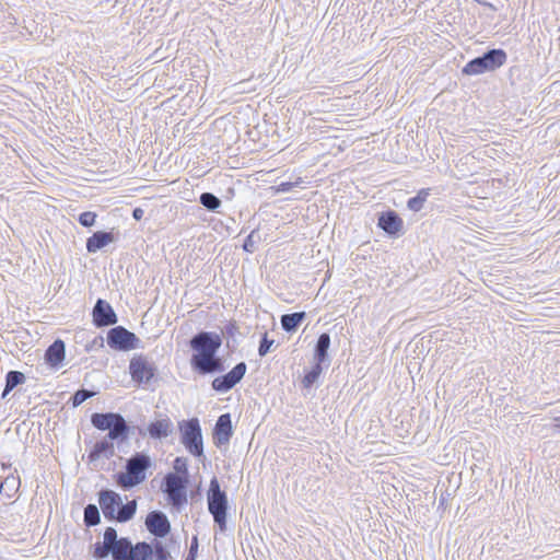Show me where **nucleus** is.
Instances as JSON below:
<instances>
[{
    "label": "nucleus",
    "mask_w": 560,
    "mask_h": 560,
    "mask_svg": "<svg viewBox=\"0 0 560 560\" xmlns=\"http://www.w3.org/2000/svg\"><path fill=\"white\" fill-rule=\"evenodd\" d=\"M506 61V54L502 49H492L483 56L469 61L463 69L467 75H478L485 72L494 71Z\"/></svg>",
    "instance_id": "nucleus-6"
},
{
    "label": "nucleus",
    "mask_w": 560,
    "mask_h": 560,
    "mask_svg": "<svg viewBox=\"0 0 560 560\" xmlns=\"http://www.w3.org/2000/svg\"><path fill=\"white\" fill-rule=\"evenodd\" d=\"M25 381V376L23 373L18 371H11L7 375V384L3 392V396L7 395L8 392L12 390L19 384H22Z\"/></svg>",
    "instance_id": "nucleus-27"
},
{
    "label": "nucleus",
    "mask_w": 560,
    "mask_h": 560,
    "mask_svg": "<svg viewBox=\"0 0 560 560\" xmlns=\"http://www.w3.org/2000/svg\"><path fill=\"white\" fill-rule=\"evenodd\" d=\"M553 420H560V416L559 417H555Z\"/></svg>",
    "instance_id": "nucleus-46"
},
{
    "label": "nucleus",
    "mask_w": 560,
    "mask_h": 560,
    "mask_svg": "<svg viewBox=\"0 0 560 560\" xmlns=\"http://www.w3.org/2000/svg\"><path fill=\"white\" fill-rule=\"evenodd\" d=\"M218 420H224V421H228V420H231L230 419V413H224V415H221Z\"/></svg>",
    "instance_id": "nucleus-41"
},
{
    "label": "nucleus",
    "mask_w": 560,
    "mask_h": 560,
    "mask_svg": "<svg viewBox=\"0 0 560 560\" xmlns=\"http://www.w3.org/2000/svg\"><path fill=\"white\" fill-rule=\"evenodd\" d=\"M151 467V457L144 452H137L126 460L125 470L117 471L113 477L120 489L129 491L147 479V471Z\"/></svg>",
    "instance_id": "nucleus-3"
},
{
    "label": "nucleus",
    "mask_w": 560,
    "mask_h": 560,
    "mask_svg": "<svg viewBox=\"0 0 560 560\" xmlns=\"http://www.w3.org/2000/svg\"><path fill=\"white\" fill-rule=\"evenodd\" d=\"M91 396H93L92 392L84 390V389L78 390L73 396V407L81 405L83 401H85Z\"/></svg>",
    "instance_id": "nucleus-33"
},
{
    "label": "nucleus",
    "mask_w": 560,
    "mask_h": 560,
    "mask_svg": "<svg viewBox=\"0 0 560 560\" xmlns=\"http://www.w3.org/2000/svg\"><path fill=\"white\" fill-rule=\"evenodd\" d=\"M132 544L129 537H118L117 530L108 526L103 534V541H97L92 546V556L102 560L112 556L113 560H128Z\"/></svg>",
    "instance_id": "nucleus-4"
},
{
    "label": "nucleus",
    "mask_w": 560,
    "mask_h": 560,
    "mask_svg": "<svg viewBox=\"0 0 560 560\" xmlns=\"http://www.w3.org/2000/svg\"><path fill=\"white\" fill-rule=\"evenodd\" d=\"M65 359V343L61 340H56L46 351V360L52 365L57 366Z\"/></svg>",
    "instance_id": "nucleus-21"
},
{
    "label": "nucleus",
    "mask_w": 560,
    "mask_h": 560,
    "mask_svg": "<svg viewBox=\"0 0 560 560\" xmlns=\"http://www.w3.org/2000/svg\"><path fill=\"white\" fill-rule=\"evenodd\" d=\"M151 541H138L133 545L128 560H151Z\"/></svg>",
    "instance_id": "nucleus-22"
},
{
    "label": "nucleus",
    "mask_w": 560,
    "mask_h": 560,
    "mask_svg": "<svg viewBox=\"0 0 560 560\" xmlns=\"http://www.w3.org/2000/svg\"><path fill=\"white\" fill-rule=\"evenodd\" d=\"M198 549H199L198 536L194 535L191 537L190 546H189L188 553H187L185 560H197Z\"/></svg>",
    "instance_id": "nucleus-31"
},
{
    "label": "nucleus",
    "mask_w": 560,
    "mask_h": 560,
    "mask_svg": "<svg viewBox=\"0 0 560 560\" xmlns=\"http://www.w3.org/2000/svg\"><path fill=\"white\" fill-rule=\"evenodd\" d=\"M129 422H92L93 427L101 431H108L106 438L114 443H124L128 440L130 427Z\"/></svg>",
    "instance_id": "nucleus-10"
},
{
    "label": "nucleus",
    "mask_w": 560,
    "mask_h": 560,
    "mask_svg": "<svg viewBox=\"0 0 560 560\" xmlns=\"http://www.w3.org/2000/svg\"><path fill=\"white\" fill-rule=\"evenodd\" d=\"M173 422H149L147 428L151 439L163 440L173 432Z\"/></svg>",
    "instance_id": "nucleus-19"
},
{
    "label": "nucleus",
    "mask_w": 560,
    "mask_h": 560,
    "mask_svg": "<svg viewBox=\"0 0 560 560\" xmlns=\"http://www.w3.org/2000/svg\"><path fill=\"white\" fill-rule=\"evenodd\" d=\"M245 372L246 364L241 362L226 375L214 378L212 382V387L218 392L225 393L243 378Z\"/></svg>",
    "instance_id": "nucleus-11"
},
{
    "label": "nucleus",
    "mask_w": 560,
    "mask_h": 560,
    "mask_svg": "<svg viewBox=\"0 0 560 560\" xmlns=\"http://www.w3.org/2000/svg\"><path fill=\"white\" fill-rule=\"evenodd\" d=\"M144 525L154 539L161 540L171 533V522L166 514L160 510L151 511L147 514Z\"/></svg>",
    "instance_id": "nucleus-9"
},
{
    "label": "nucleus",
    "mask_w": 560,
    "mask_h": 560,
    "mask_svg": "<svg viewBox=\"0 0 560 560\" xmlns=\"http://www.w3.org/2000/svg\"><path fill=\"white\" fill-rule=\"evenodd\" d=\"M95 220H96V213L91 212V211L83 212L79 217V222L83 226H86V228L94 225Z\"/></svg>",
    "instance_id": "nucleus-32"
},
{
    "label": "nucleus",
    "mask_w": 560,
    "mask_h": 560,
    "mask_svg": "<svg viewBox=\"0 0 560 560\" xmlns=\"http://www.w3.org/2000/svg\"><path fill=\"white\" fill-rule=\"evenodd\" d=\"M151 560H174L167 546L159 539L151 540Z\"/></svg>",
    "instance_id": "nucleus-23"
},
{
    "label": "nucleus",
    "mask_w": 560,
    "mask_h": 560,
    "mask_svg": "<svg viewBox=\"0 0 560 560\" xmlns=\"http://www.w3.org/2000/svg\"><path fill=\"white\" fill-rule=\"evenodd\" d=\"M446 500L447 499L442 494L441 498H440L439 506H443L446 503Z\"/></svg>",
    "instance_id": "nucleus-43"
},
{
    "label": "nucleus",
    "mask_w": 560,
    "mask_h": 560,
    "mask_svg": "<svg viewBox=\"0 0 560 560\" xmlns=\"http://www.w3.org/2000/svg\"><path fill=\"white\" fill-rule=\"evenodd\" d=\"M232 423L233 422H215L212 432V439L213 444L217 447H222L223 445L229 444L234 433V428Z\"/></svg>",
    "instance_id": "nucleus-16"
},
{
    "label": "nucleus",
    "mask_w": 560,
    "mask_h": 560,
    "mask_svg": "<svg viewBox=\"0 0 560 560\" xmlns=\"http://www.w3.org/2000/svg\"><path fill=\"white\" fill-rule=\"evenodd\" d=\"M428 196H429V189H422L417 195V197L420 198L423 203L425 202Z\"/></svg>",
    "instance_id": "nucleus-38"
},
{
    "label": "nucleus",
    "mask_w": 560,
    "mask_h": 560,
    "mask_svg": "<svg viewBox=\"0 0 560 560\" xmlns=\"http://www.w3.org/2000/svg\"><path fill=\"white\" fill-rule=\"evenodd\" d=\"M135 334L128 331L122 327H116L112 329L107 337V341L110 347H116L121 350H129L135 348Z\"/></svg>",
    "instance_id": "nucleus-13"
},
{
    "label": "nucleus",
    "mask_w": 560,
    "mask_h": 560,
    "mask_svg": "<svg viewBox=\"0 0 560 560\" xmlns=\"http://www.w3.org/2000/svg\"><path fill=\"white\" fill-rule=\"evenodd\" d=\"M187 479L180 478L174 472L166 474L162 480V492L177 510L187 504Z\"/></svg>",
    "instance_id": "nucleus-7"
},
{
    "label": "nucleus",
    "mask_w": 560,
    "mask_h": 560,
    "mask_svg": "<svg viewBox=\"0 0 560 560\" xmlns=\"http://www.w3.org/2000/svg\"><path fill=\"white\" fill-rule=\"evenodd\" d=\"M101 523V514L98 508L93 504L89 503L85 505L83 510V524L86 527H93Z\"/></svg>",
    "instance_id": "nucleus-24"
},
{
    "label": "nucleus",
    "mask_w": 560,
    "mask_h": 560,
    "mask_svg": "<svg viewBox=\"0 0 560 560\" xmlns=\"http://www.w3.org/2000/svg\"><path fill=\"white\" fill-rule=\"evenodd\" d=\"M91 420H115V421H118V420H124V418L120 415H114V413H108V415L94 413L92 416Z\"/></svg>",
    "instance_id": "nucleus-34"
},
{
    "label": "nucleus",
    "mask_w": 560,
    "mask_h": 560,
    "mask_svg": "<svg viewBox=\"0 0 560 560\" xmlns=\"http://www.w3.org/2000/svg\"><path fill=\"white\" fill-rule=\"evenodd\" d=\"M305 318L304 312L285 314L281 317L282 328L287 331H293L301 324V322Z\"/></svg>",
    "instance_id": "nucleus-25"
},
{
    "label": "nucleus",
    "mask_w": 560,
    "mask_h": 560,
    "mask_svg": "<svg viewBox=\"0 0 560 560\" xmlns=\"http://www.w3.org/2000/svg\"><path fill=\"white\" fill-rule=\"evenodd\" d=\"M550 430L552 431L551 434L560 433V422L553 424L550 427Z\"/></svg>",
    "instance_id": "nucleus-40"
},
{
    "label": "nucleus",
    "mask_w": 560,
    "mask_h": 560,
    "mask_svg": "<svg viewBox=\"0 0 560 560\" xmlns=\"http://www.w3.org/2000/svg\"><path fill=\"white\" fill-rule=\"evenodd\" d=\"M378 226L386 233L395 235L400 232L402 228L401 219L395 212L383 213L378 219Z\"/></svg>",
    "instance_id": "nucleus-17"
},
{
    "label": "nucleus",
    "mask_w": 560,
    "mask_h": 560,
    "mask_svg": "<svg viewBox=\"0 0 560 560\" xmlns=\"http://www.w3.org/2000/svg\"><path fill=\"white\" fill-rule=\"evenodd\" d=\"M330 346V337L328 334H322L317 340L315 358L317 362L323 363L326 359L327 351Z\"/></svg>",
    "instance_id": "nucleus-26"
},
{
    "label": "nucleus",
    "mask_w": 560,
    "mask_h": 560,
    "mask_svg": "<svg viewBox=\"0 0 560 560\" xmlns=\"http://www.w3.org/2000/svg\"><path fill=\"white\" fill-rule=\"evenodd\" d=\"M247 247H249V244L245 243L244 248H245L246 250L248 249Z\"/></svg>",
    "instance_id": "nucleus-45"
},
{
    "label": "nucleus",
    "mask_w": 560,
    "mask_h": 560,
    "mask_svg": "<svg viewBox=\"0 0 560 560\" xmlns=\"http://www.w3.org/2000/svg\"><path fill=\"white\" fill-rule=\"evenodd\" d=\"M180 443L194 457L203 456V439L200 422H178Z\"/></svg>",
    "instance_id": "nucleus-8"
},
{
    "label": "nucleus",
    "mask_w": 560,
    "mask_h": 560,
    "mask_svg": "<svg viewBox=\"0 0 560 560\" xmlns=\"http://www.w3.org/2000/svg\"><path fill=\"white\" fill-rule=\"evenodd\" d=\"M292 186H293V184H292V183H281V184L279 185L278 190H279V191L284 192V191L290 190V188H291Z\"/></svg>",
    "instance_id": "nucleus-39"
},
{
    "label": "nucleus",
    "mask_w": 560,
    "mask_h": 560,
    "mask_svg": "<svg viewBox=\"0 0 560 560\" xmlns=\"http://www.w3.org/2000/svg\"><path fill=\"white\" fill-rule=\"evenodd\" d=\"M115 237L110 232H96L86 241V249L89 253H96L101 248L113 243Z\"/></svg>",
    "instance_id": "nucleus-18"
},
{
    "label": "nucleus",
    "mask_w": 560,
    "mask_h": 560,
    "mask_svg": "<svg viewBox=\"0 0 560 560\" xmlns=\"http://www.w3.org/2000/svg\"><path fill=\"white\" fill-rule=\"evenodd\" d=\"M97 495L100 509L105 520L127 523L135 517L137 513L136 500L124 503L120 494L110 489H102Z\"/></svg>",
    "instance_id": "nucleus-2"
},
{
    "label": "nucleus",
    "mask_w": 560,
    "mask_h": 560,
    "mask_svg": "<svg viewBox=\"0 0 560 560\" xmlns=\"http://www.w3.org/2000/svg\"><path fill=\"white\" fill-rule=\"evenodd\" d=\"M208 511L213 517V522L220 533H225L228 529V512L229 499L225 491L221 490L217 477L210 480L209 489L207 492Z\"/></svg>",
    "instance_id": "nucleus-5"
},
{
    "label": "nucleus",
    "mask_w": 560,
    "mask_h": 560,
    "mask_svg": "<svg viewBox=\"0 0 560 560\" xmlns=\"http://www.w3.org/2000/svg\"><path fill=\"white\" fill-rule=\"evenodd\" d=\"M143 214H144V211H143V209H141V208H136V209H133V211H132V217H133L136 220H141V219H142V217H143Z\"/></svg>",
    "instance_id": "nucleus-37"
},
{
    "label": "nucleus",
    "mask_w": 560,
    "mask_h": 560,
    "mask_svg": "<svg viewBox=\"0 0 560 560\" xmlns=\"http://www.w3.org/2000/svg\"><path fill=\"white\" fill-rule=\"evenodd\" d=\"M191 348L196 351L192 355V363L202 373H212L221 370V362L214 358L221 346L219 336L209 332H200L190 341Z\"/></svg>",
    "instance_id": "nucleus-1"
},
{
    "label": "nucleus",
    "mask_w": 560,
    "mask_h": 560,
    "mask_svg": "<svg viewBox=\"0 0 560 560\" xmlns=\"http://www.w3.org/2000/svg\"><path fill=\"white\" fill-rule=\"evenodd\" d=\"M20 485V477L10 474L0 482V494L11 499L18 492Z\"/></svg>",
    "instance_id": "nucleus-20"
},
{
    "label": "nucleus",
    "mask_w": 560,
    "mask_h": 560,
    "mask_svg": "<svg viewBox=\"0 0 560 560\" xmlns=\"http://www.w3.org/2000/svg\"><path fill=\"white\" fill-rule=\"evenodd\" d=\"M93 318L96 326L114 325L117 322L113 307L103 300L96 302L93 310Z\"/></svg>",
    "instance_id": "nucleus-14"
},
{
    "label": "nucleus",
    "mask_w": 560,
    "mask_h": 560,
    "mask_svg": "<svg viewBox=\"0 0 560 560\" xmlns=\"http://www.w3.org/2000/svg\"><path fill=\"white\" fill-rule=\"evenodd\" d=\"M173 468L176 476L188 480V464L186 458L176 457L173 462Z\"/></svg>",
    "instance_id": "nucleus-29"
},
{
    "label": "nucleus",
    "mask_w": 560,
    "mask_h": 560,
    "mask_svg": "<svg viewBox=\"0 0 560 560\" xmlns=\"http://www.w3.org/2000/svg\"><path fill=\"white\" fill-rule=\"evenodd\" d=\"M320 364L322 363L317 362L316 365L308 373L305 374L303 378V385L305 387H311L318 380L322 373Z\"/></svg>",
    "instance_id": "nucleus-30"
},
{
    "label": "nucleus",
    "mask_w": 560,
    "mask_h": 560,
    "mask_svg": "<svg viewBox=\"0 0 560 560\" xmlns=\"http://www.w3.org/2000/svg\"><path fill=\"white\" fill-rule=\"evenodd\" d=\"M366 430H368V432H369V433H368V435H370V436H375V438L377 436L376 434H374V433H372V432H371V431L373 430V425H372V423H370V424H369V428H368Z\"/></svg>",
    "instance_id": "nucleus-42"
},
{
    "label": "nucleus",
    "mask_w": 560,
    "mask_h": 560,
    "mask_svg": "<svg viewBox=\"0 0 560 560\" xmlns=\"http://www.w3.org/2000/svg\"><path fill=\"white\" fill-rule=\"evenodd\" d=\"M247 247H249V244L245 243L244 248H245L246 250L248 249Z\"/></svg>",
    "instance_id": "nucleus-44"
},
{
    "label": "nucleus",
    "mask_w": 560,
    "mask_h": 560,
    "mask_svg": "<svg viewBox=\"0 0 560 560\" xmlns=\"http://www.w3.org/2000/svg\"><path fill=\"white\" fill-rule=\"evenodd\" d=\"M115 454L114 443L106 436L97 441L88 454L89 463H95L101 457L110 458Z\"/></svg>",
    "instance_id": "nucleus-15"
},
{
    "label": "nucleus",
    "mask_w": 560,
    "mask_h": 560,
    "mask_svg": "<svg viewBox=\"0 0 560 560\" xmlns=\"http://www.w3.org/2000/svg\"><path fill=\"white\" fill-rule=\"evenodd\" d=\"M129 371L132 380L138 383H148L154 375L152 364L141 355L130 361Z\"/></svg>",
    "instance_id": "nucleus-12"
},
{
    "label": "nucleus",
    "mask_w": 560,
    "mask_h": 560,
    "mask_svg": "<svg viewBox=\"0 0 560 560\" xmlns=\"http://www.w3.org/2000/svg\"><path fill=\"white\" fill-rule=\"evenodd\" d=\"M200 203L206 207L207 209L211 210V211H214L217 210L220 205H221V201L218 197H215L213 194H210V192H203L201 196H200Z\"/></svg>",
    "instance_id": "nucleus-28"
},
{
    "label": "nucleus",
    "mask_w": 560,
    "mask_h": 560,
    "mask_svg": "<svg viewBox=\"0 0 560 560\" xmlns=\"http://www.w3.org/2000/svg\"><path fill=\"white\" fill-rule=\"evenodd\" d=\"M424 203L417 196L408 200V208L415 212L420 211Z\"/></svg>",
    "instance_id": "nucleus-35"
},
{
    "label": "nucleus",
    "mask_w": 560,
    "mask_h": 560,
    "mask_svg": "<svg viewBox=\"0 0 560 560\" xmlns=\"http://www.w3.org/2000/svg\"><path fill=\"white\" fill-rule=\"evenodd\" d=\"M273 343V340H268L266 337L262 339V341L260 342V346H259V354L261 357L266 355L270 349V347L272 346Z\"/></svg>",
    "instance_id": "nucleus-36"
}]
</instances>
